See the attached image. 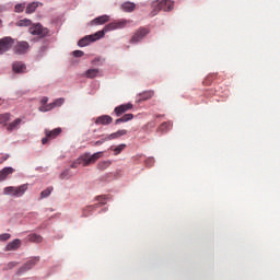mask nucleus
<instances>
[{
  "mask_svg": "<svg viewBox=\"0 0 280 280\" xmlns=\"http://www.w3.org/2000/svg\"><path fill=\"white\" fill-rule=\"evenodd\" d=\"M128 25V21H117L112 22L104 26L102 31L96 32L92 35H86L85 37L81 38L78 42L79 47H86L88 45H91V43H95V40H100V38H104V35L108 32H113V30H124V27Z\"/></svg>",
  "mask_w": 280,
  "mask_h": 280,
  "instance_id": "nucleus-1",
  "label": "nucleus"
},
{
  "mask_svg": "<svg viewBox=\"0 0 280 280\" xmlns=\"http://www.w3.org/2000/svg\"><path fill=\"white\" fill-rule=\"evenodd\" d=\"M104 155V152H96L91 155V153H84L81 155L78 160H75L70 167L72 170L78 168L79 165H82L83 167H89V165H93L98 159H102Z\"/></svg>",
  "mask_w": 280,
  "mask_h": 280,
  "instance_id": "nucleus-2",
  "label": "nucleus"
},
{
  "mask_svg": "<svg viewBox=\"0 0 280 280\" xmlns=\"http://www.w3.org/2000/svg\"><path fill=\"white\" fill-rule=\"evenodd\" d=\"M28 185L23 184L20 186H8L3 189L4 196H13V198H21V196H25V191H27Z\"/></svg>",
  "mask_w": 280,
  "mask_h": 280,
  "instance_id": "nucleus-3",
  "label": "nucleus"
},
{
  "mask_svg": "<svg viewBox=\"0 0 280 280\" xmlns=\"http://www.w3.org/2000/svg\"><path fill=\"white\" fill-rule=\"evenodd\" d=\"M30 34L38 36L39 38H45V36H48L49 34V28L43 27L40 24H34L30 27Z\"/></svg>",
  "mask_w": 280,
  "mask_h": 280,
  "instance_id": "nucleus-4",
  "label": "nucleus"
},
{
  "mask_svg": "<svg viewBox=\"0 0 280 280\" xmlns=\"http://www.w3.org/2000/svg\"><path fill=\"white\" fill-rule=\"evenodd\" d=\"M14 43L16 39L12 37H3L0 39V55L5 54V51H10L14 47Z\"/></svg>",
  "mask_w": 280,
  "mask_h": 280,
  "instance_id": "nucleus-5",
  "label": "nucleus"
},
{
  "mask_svg": "<svg viewBox=\"0 0 280 280\" xmlns=\"http://www.w3.org/2000/svg\"><path fill=\"white\" fill-rule=\"evenodd\" d=\"M13 51L19 56H23V54H25L26 51H30V43L19 42L15 39V43L13 45Z\"/></svg>",
  "mask_w": 280,
  "mask_h": 280,
  "instance_id": "nucleus-6",
  "label": "nucleus"
},
{
  "mask_svg": "<svg viewBox=\"0 0 280 280\" xmlns=\"http://www.w3.org/2000/svg\"><path fill=\"white\" fill-rule=\"evenodd\" d=\"M45 138L42 141H54V139H58L60 135H62V128L58 127L52 130L45 129Z\"/></svg>",
  "mask_w": 280,
  "mask_h": 280,
  "instance_id": "nucleus-7",
  "label": "nucleus"
},
{
  "mask_svg": "<svg viewBox=\"0 0 280 280\" xmlns=\"http://www.w3.org/2000/svg\"><path fill=\"white\" fill-rule=\"evenodd\" d=\"M40 261V257L35 256L27 260L20 269H18V275H23V272H27V270H32L36 264Z\"/></svg>",
  "mask_w": 280,
  "mask_h": 280,
  "instance_id": "nucleus-8",
  "label": "nucleus"
},
{
  "mask_svg": "<svg viewBox=\"0 0 280 280\" xmlns=\"http://www.w3.org/2000/svg\"><path fill=\"white\" fill-rule=\"evenodd\" d=\"M62 104H65V98L60 97V98L55 100L52 103H50L48 105L40 106L38 108V110L40 113H47L49 110H54V108H58V107L62 106Z\"/></svg>",
  "mask_w": 280,
  "mask_h": 280,
  "instance_id": "nucleus-9",
  "label": "nucleus"
},
{
  "mask_svg": "<svg viewBox=\"0 0 280 280\" xmlns=\"http://www.w3.org/2000/svg\"><path fill=\"white\" fill-rule=\"evenodd\" d=\"M148 34H150V30L140 27L131 37V43H139L140 40H143Z\"/></svg>",
  "mask_w": 280,
  "mask_h": 280,
  "instance_id": "nucleus-10",
  "label": "nucleus"
},
{
  "mask_svg": "<svg viewBox=\"0 0 280 280\" xmlns=\"http://www.w3.org/2000/svg\"><path fill=\"white\" fill-rule=\"evenodd\" d=\"M167 4L166 1H153L151 4L152 11L150 12V16H156L163 10V5Z\"/></svg>",
  "mask_w": 280,
  "mask_h": 280,
  "instance_id": "nucleus-11",
  "label": "nucleus"
},
{
  "mask_svg": "<svg viewBox=\"0 0 280 280\" xmlns=\"http://www.w3.org/2000/svg\"><path fill=\"white\" fill-rule=\"evenodd\" d=\"M128 110H132V103H127L115 107L114 113L116 117H121V115H124V113H128Z\"/></svg>",
  "mask_w": 280,
  "mask_h": 280,
  "instance_id": "nucleus-12",
  "label": "nucleus"
},
{
  "mask_svg": "<svg viewBox=\"0 0 280 280\" xmlns=\"http://www.w3.org/2000/svg\"><path fill=\"white\" fill-rule=\"evenodd\" d=\"M112 121H113V117H110L108 115H102L95 119V125L96 126H110Z\"/></svg>",
  "mask_w": 280,
  "mask_h": 280,
  "instance_id": "nucleus-13",
  "label": "nucleus"
},
{
  "mask_svg": "<svg viewBox=\"0 0 280 280\" xmlns=\"http://www.w3.org/2000/svg\"><path fill=\"white\" fill-rule=\"evenodd\" d=\"M21 240L20 238H15L12 242H9L8 245L5 246V250L10 252V250H19V248H21Z\"/></svg>",
  "mask_w": 280,
  "mask_h": 280,
  "instance_id": "nucleus-14",
  "label": "nucleus"
},
{
  "mask_svg": "<svg viewBox=\"0 0 280 280\" xmlns=\"http://www.w3.org/2000/svg\"><path fill=\"white\" fill-rule=\"evenodd\" d=\"M109 21H110V16L101 15L98 18H95L92 22H90V25H104L105 23H108Z\"/></svg>",
  "mask_w": 280,
  "mask_h": 280,
  "instance_id": "nucleus-15",
  "label": "nucleus"
},
{
  "mask_svg": "<svg viewBox=\"0 0 280 280\" xmlns=\"http://www.w3.org/2000/svg\"><path fill=\"white\" fill-rule=\"evenodd\" d=\"M12 69L14 73H25V69H27V67L22 61H16L13 63Z\"/></svg>",
  "mask_w": 280,
  "mask_h": 280,
  "instance_id": "nucleus-16",
  "label": "nucleus"
},
{
  "mask_svg": "<svg viewBox=\"0 0 280 280\" xmlns=\"http://www.w3.org/2000/svg\"><path fill=\"white\" fill-rule=\"evenodd\" d=\"M21 124H23V119L16 118L7 126V130L10 132H12V130H19V128H21Z\"/></svg>",
  "mask_w": 280,
  "mask_h": 280,
  "instance_id": "nucleus-17",
  "label": "nucleus"
},
{
  "mask_svg": "<svg viewBox=\"0 0 280 280\" xmlns=\"http://www.w3.org/2000/svg\"><path fill=\"white\" fill-rule=\"evenodd\" d=\"M10 174H14L13 167H4L0 171V183L5 180Z\"/></svg>",
  "mask_w": 280,
  "mask_h": 280,
  "instance_id": "nucleus-18",
  "label": "nucleus"
},
{
  "mask_svg": "<svg viewBox=\"0 0 280 280\" xmlns=\"http://www.w3.org/2000/svg\"><path fill=\"white\" fill-rule=\"evenodd\" d=\"M132 119H135V115L132 114H125L122 117L116 119L115 125H119V124H126V121H132Z\"/></svg>",
  "mask_w": 280,
  "mask_h": 280,
  "instance_id": "nucleus-19",
  "label": "nucleus"
},
{
  "mask_svg": "<svg viewBox=\"0 0 280 280\" xmlns=\"http://www.w3.org/2000/svg\"><path fill=\"white\" fill-rule=\"evenodd\" d=\"M172 121L162 122L158 128V132H170V130H172Z\"/></svg>",
  "mask_w": 280,
  "mask_h": 280,
  "instance_id": "nucleus-20",
  "label": "nucleus"
},
{
  "mask_svg": "<svg viewBox=\"0 0 280 280\" xmlns=\"http://www.w3.org/2000/svg\"><path fill=\"white\" fill-rule=\"evenodd\" d=\"M127 130L126 129H121V130H118L109 136H107V139L109 141H113L114 139H119V137H124V135H127Z\"/></svg>",
  "mask_w": 280,
  "mask_h": 280,
  "instance_id": "nucleus-21",
  "label": "nucleus"
},
{
  "mask_svg": "<svg viewBox=\"0 0 280 280\" xmlns=\"http://www.w3.org/2000/svg\"><path fill=\"white\" fill-rule=\"evenodd\" d=\"M38 5H43V3L39 2H32L26 7V14H34V12H36V8H38Z\"/></svg>",
  "mask_w": 280,
  "mask_h": 280,
  "instance_id": "nucleus-22",
  "label": "nucleus"
},
{
  "mask_svg": "<svg viewBox=\"0 0 280 280\" xmlns=\"http://www.w3.org/2000/svg\"><path fill=\"white\" fill-rule=\"evenodd\" d=\"M27 242H34L35 244H40V242H43V236L38 235V234H30L26 237Z\"/></svg>",
  "mask_w": 280,
  "mask_h": 280,
  "instance_id": "nucleus-23",
  "label": "nucleus"
},
{
  "mask_svg": "<svg viewBox=\"0 0 280 280\" xmlns=\"http://www.w3.org/2000/svg\"><path fill=\"white\" fill-rule=\"evenodd\" d=\"M152 97H154V91L152 90L142 92L140 94V100H142L143 102H145L147 100H152Z\"/></svg>",
  "mask_w": 280,
  "mask_h": 280,
  "instance_id": "nucleus-24",
  "label": "nucleus"
},
{
  "mask_svg": "<svg viewBox=\"0 0 280 280\" xmlns=\"http://www.w3.org/2000/svg\"><path fill=\"white\" fill-rule=\"evenodd\" d=\"M121 8L125 12H135L137 5L133 2H125Z\"/></svg>",
  "mask_w": 280,
  "mask_h": 280,
  "instance_id": "nucleus-25",
  "label": "nucleus"
},
{
  "mask_svg": "<svg viewBox=\"0 0 280 280\" xmlns=\"http://www.w3.org/2000/svg\"><path fill=\"white\" fill-rule=\"evenodd\" d=\"M113 162L110 160L102 161L97 164V170H101V172H104V170H108L110 167Z\"/></svg>",
  "mask_w": 280,
  "mask_h": 280,
  "instance_id": "nucleus-26",
  "label": "nucleus"
},
{
  "mask_svg": "<svg viewBox=\"0 0 280 280\" xmlns=\"http://www.w3.org/2000/svg\"><path fill=\"white\" fill-rule=\"evenodd\" d=\"M162 1L166 2V4H164L162 8L163 12H172V10H174V1L172 0H162Z\"/></svg>",
  "mask_w": 280,
  "mask_h": 280,
  "instance_id": "nucleus-27",
  "label": "nucleus"
},
{
  "mask_svg": "<svg viewBox=\"0 0 280 280\" xmlns=\"http://www.w3.org/2000/svg\"><path fill=\"white\" fill-rule=\"evenodd\" d=\"M97 75H100V69H89L85 72V77L90 79L97 78Z\"/></svg>",
  "mask_w": 280,
  "mask_h": 280,
  "instance_id": "nucleus-28",
  "label": "nucleus"
},
{
  "mask_svg": "<svg viewBox=\"0 0 280 280\" xmlns=\"http://www.w3.org/2000/svg\"><path fill=\"white\" fill-rule=\"evenodd\" d=\"M112 150L114 152V156H117L118 154H121L124 150H126V144H119L118 147L112 148Z\"/></svg>",
  "mask_w": 280,
  "mask_h": 280,
  "instance_id": "nucleus-29",
  "label": "nucleus"
},
{
  "mask_svg": "<svg viewBox=\"0 0 280 280\" xmlns=\"http://www.w3.org/2000/svg\"><path fill=\"white\" fill-rule=\"evenodd\" d=\"M97 200H100L101 202L96 203L94 206H89L86 208V211H93V209H97V208L102 207V205H106V202L102 201V200H104V197H98Z\"/></svg>",
  "mask_w": 280,
  "mask_h": 280,
  "instance_id": "nucleus-30",
  "label": "nucleus"
},
{
  "mask_svg": "<svg viewBox=\"0 0 280 280\" xmlns=\"http://www.w3.org/2000/svg\"><path fill=\"white\" fill-rule=\"evenodd\" d=\"M51 191H54V187L49 186L40 192V198H48V196H51Z\"/></svg>",
  "mask_w": 280,
  "mask_h": 280,
  "instance_id": "nucleus-31",
  "label": "nucleus"
},
{
  "mask_svg": "<svg viewBox=\"0 0 280 280\" xmlns=\"http://www.w3.org/2000/svg\"><path fill=\"white\" fill-rule=\"evenodd\" d=\"M10 237H12V235H10L9 233L0 234V242H8Z\"/></svg>",
  "mask_w": 280,
  "mask_h": 280,
  "instance_id": "nucleus-32",
  "label": "nucleus"
},
{
  "mask_svg": "<svg viewBox=\"0 0 280 280\" xmlns=\"http://www.w3.org/2000/svg\"><path fill=\"white\" fill-rule=\"evenodd\" d=\"M15 12L21 13L23 10H25V3H20L15 5Z\"/></svg>",
  "mask_w": 280,
  "mask_h": 280,
  "instance_id": "nucleus-33",
  "label": "nucleus"
},
{
  "mask_svg": "<svg viewBox=\"0 0 280 280\" xmlns=\"http://www.w3.org/2000/svg\"><path fill=\"white\" fill-rule=\"evenodd\" d=\"M16 266H19V262L11 261L7 265V270H12V268H16Z\"/></svg>",
  "mask_w": 280,
  "mask_h": 280,
  "instance_id": "nucleus-34",
  "label": "nucleus"
},
{
  "mask_svg": "<svg viewBox=\"0 0 280 280\" xmlns=\"http://www.w3.org/2000/svg\"><path fill=\"white\" fill-rule=\"evenodd\" d=\"M72 54L74 58H82V56H84V51L82 50H74Z\"/></svg>",
  "mask_w": 280,
  "mask_h": 280,
  "instance_id": "nucleus-35",
  "label": "nucleus"
},
{
  "mask_svg": "<svg viewBox=\"0 0 280 280\" xmlns=\"http://www.w3.org/2000/svg\"><path fill=\"white\" fill-rule=\"evenodd\" d=\"M20 25H24L25 27H27V26L32 25V21L27 20V19L22 20V21H20Z\"/></svg>",
  "mask_w": 280,
  "mask_h": 280,
  "instance_id": "nucleus-36",
  "label": "nucleus"
},
{
  "mask_svg": "<svg viewBox=\"0 0 280 280\" xmlns=\"http://www.w3.org/2000/svg\"><path fill=\"white\" fill-rule=\"evenodd\" d=\"M47 102H49V98L47 96L42 97L40 100V104H43L42 106H48L49 104H47Z\"/></svg>",
  "mask_w": 280,
  "mask_h": 280,
  "instance_id": "nucleus-37",
  "label": "nucleus"
},
{
  "mask_svg": "<svg viewBox=\"0 0 280 280\" xmlns=\"http://www.w3.org/2000/svg\"><path fill=\"white\" fill-rule=\"evenodd\" d=\"M69 175V171H65L63 173L60 174V178H67Z\"/></svg>",
  "mask_w": 280,
  "mask_h": 280,
  "instance_id": "nucleus-38",
  "label": "nucleus"
},
{
  "mask_svg": "<svg viewBox=\"0 0 280 280\" xmlns=\"http://www.w3.org/2000/svg\"><path fill=\"white\" fill-rule=\"evenodd\" d=\"M4 161H8V156H2L0 163H4Z\"/></svg>",
  "mask_w": 280,
  "mask_h": 280,
  "instance_id": "nucleus-39",
  "label": "nucleus"
},
{
  "mask_svg": "<svg viewBox=\"0 0 280 280\" xmlns=\"http://www.w3.org/2000/svg\"><path fill=\"white\" fill-rule=\"evenodd\" d=\"M155 117H156V119H159V117H163V115H156Z\"/></svg>",
  "mask_w": 280,
  "mask_h": 280,
  "instance_id": "nucleus-40",
  "label": "nucleus"
},
{
  "mask_svg": "<svg viewBox=\"0 0 280 280\" xmlns=\"http://www.w3.org/2000/svg\"><path fill=\"white\" fill-rule=\"evenodd\" d=\"M45 143H47V141H43V145H45Z\"/></svg>",
  "mask_w": 280,
  "mask_h": 280,
  "instance_id": "nucleus-41",
  "label": "nucleus"
},
{
  "mask_svg": "<svg viewBox=\"0 0 280 280\" xmlns=\"http://www.w3.org/2000/svg\"><path fill=\"white\" fill-rule=\"evenodd\" d=\"M0 25H1V20H0Z\"/></svg>",
  "mask_w": 280,
  "mask_h": 280,
  "instance_id": "nucleus-42",
  "label": "nucleus"
}]
</instances>
